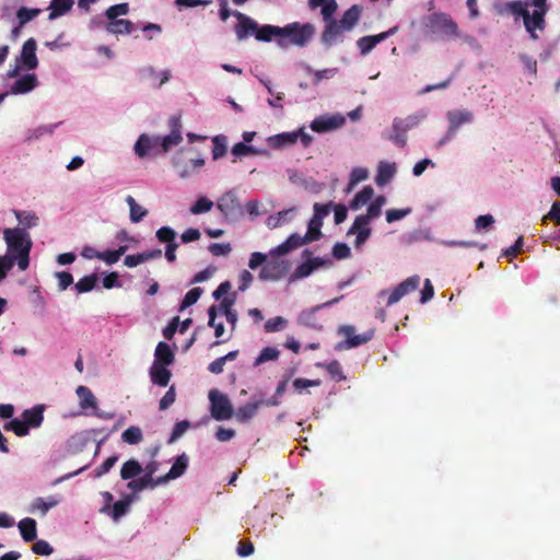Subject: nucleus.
Returning a JSON list of instances; mask_svg holds the SVG:
<instances>
[{
	"instance_id": "1",
	"label": "nucleus",
	"mask_w": 560,
	"mask_h": 560,
	"mask_svg": "<svg viewBox=\"0 0 560 560\" xmlns=\"http://www.w3.org/2000/svg\"><path fill=\"white\" fill-rule=\"evenodd\" d=\"M3 238L8 246L5 256L13 258L20 270H26L30 265V252L33 245L30 234L21 228L4 229Z\"/></svg>"
},
{
	"instance_id": "2",
	"label": "nucleus",
	"mask_w": 560,
	"mask_h": 560,
	"mask_svg": "<svg viewBox=\"0 0 560 560\" xmlns=\"http://www.w3.org/2000/svg\"><path fill=\"white\" fill-rule=\"evenodd\" d=\"M424 26L429 34L440 38L456 39L460 36L457 23L451 15L443 12L430 14L424 22Z\"/></svg>"
},
{
	"instance_id": "3",
	"label": "nucleus",
	"mask_w": 560,
	"mask_h": 560,
	"mask_svg": "<svg viewBox=\"0 0 560 560\" xmlns=\"http://www.w3.org/2000/svg\"><path fill=\"white\" fill-rule=\"evenodd\" d=\"M278 43L280 46L295 45L304 47L315 34V26L311 23L300 24L293 22L281 28Z\"/></svg>"
},
{
	"instance_id": "4",
	"label": "nucleus",
	"mask_w": 560,
	"mask_h": 560,
	"mask_svg": "<svg viewBox=\"0 0 560 560\" xmlns=\"http://www.w3.org/2000/svg\"><path fill=\"white\" fill-rule=\"evenodd\" d=\"M171 132L164 137H151L152 152L155 154L166 153L173 147L178 145L183 141L182 122L179 116H172L168 119Z\"/></svg>"
},
{
	"instance_id": "5",
	"label": "nucleus",
	"mask_w": 560,
	"mask_h": 560,
	"mask_svg": "<svg viewBox=\"0 0 560 560\" xmlns=\"http://www.w3.org/2000/svg\"><path fill=\"white\" fill-rule=\"evenodd\" d=\"M338 335L343 336L345 340L339 342L336 346V349L346 350L357 348L369 342L374 336V330L370 329L363 334L355 335V329L353 326L343 325L338 328Z\"/></svg>"
},
{
	"instance_id": "6",
	"label": "nucleus",
	"mask_w": 560,
	"mask_h": 560,
	"mask_svg": "<svg viewBox=\"0 0 560 560\" xmlns=\"http://www.w3.org/2000/svg\"><path fill=\"white\" fill-rule=\"evenodd\" d=\"M217 208L226 220L236 221L243 215V207L235 190L225 191L218 200Z\"/></svg>"
},
{
	"instance_id": "7",
	"label": "nucleus",
	"mask_w": 560,
	"mask_h": 560,
	"mask_svg": "<svg viewBox=\"0 0 560 560\" xmlns=\"http://www.w3.org/2000/svg\"><path fill=\"white\" fill-rule=\"evenodd\" d=\"M210 412L213 419L218 421L232 418L234 411L232 404L226 395L221 394L217 389L209 392Z\"/></svg>"
},
{
	"instance_id": "8",
	"label": "nucleus",
	"mask_w": 560,
	"mask_h": 560,
	"mask_svg": "<svg viewBox=\"0 0 560 560\" xmlns=\"http://www.w3.org/2000/svg\"><path fill=\"white\" fill-rule=\"evenodd\" d=\"M271 258L266 261L259 272V279L262 281L280 280L283 278L289 269L290 264L285 259H280L279 256H270Z\"/></svg>"
},
{
	"instance_id": "9",
	"label": "nucleus",
	"mask_w": 560,
	"mask_h": 560,
	"mask_svg": "<svg viewBox=\"0 0 560 560\" xmlns=\"http://www.w3.org/2000/svg\"><path fill=\"white\" fill-rule=\"evenodd\" d=\"M447 119L450 122V127L446 132V136L442 140H440V142H439L440 145H442L446 141L451 140L455 136L457 129L463 124L470 122L472 120V114L468 110L448 112Z\"/></svg>"
},
{
	"instance_id": "10",
	"label": "nucleus",
	"mask_w": 560,
	"mask_h": 560,
	"mask_svg": "<svg viewBox=\"0 0 560 560\" xmlns=\"http://www.w3.org/2000/svg\"><path fill=\"white\" fill-rule=\"evenodd\" d=\"M397 31H398V26H394L386 32H382L376 35H368V36H363V37L359 38L357 40V46H358L361 55L362 56L368 55L375 48V46L377 44L384 42L389 36L394 35Z\"/></svg>"
},
{
	"instance_id": "11",
	"label": "nucleus",
	"mask_w": 560,
	"mask_h": 560,
	"mask_svg": "<svg viewBox=\"0 0 560 560\" xmlns=\"http://www.w3.org/2000/svg\"><path fill=\"white\" fill-rule=\"evenodd\" d=\"M346 119L340 115H322L311 122V129L315 132L323 133L340 128Z\"/></svg>"
},
{
	"instance_id": "12",
	"label": "nucleus",
	"mask_w": 560,
	"mask_h": 560,
	"mask_svg": "<svg viewBox=\"0 0 560 560\" xmlns=\"http://www.w3.org/2000/svg\"><path fill=\"white\" fill-rule=\"evenodd\" d=\"M420 284L419 276H412L400 282L388 295L387 305L397 303L406 294L413 292Z\"/></svg>"
},
{
	"instance_id": "13",
	"label": "nucleus",
	"mask_w": 560,
	"mask_h": 560,
	"mask_svg": "<svg viewBox=\"0 0 560 560\" xmlns=\"http://www.w3.org/2000/svg\"><path fill=\"white\" fill-rule=\"evenodd\" d=\"M37 44L34 38H28L22 46L21 55L18 61L28 70H33L38 66L36 56Z\"/></svg>"
},
{
	"instance_id": "14",
	"label": "nucleus",
	"mask_w": 560,
	"mask_h": 560,
	"mask_svg": "<svg viewBox=\"0 0 560 560\" xmlns=\"http://www.w3.org/2000/svg\"><path fill=\"white\" fill-rule=\"evenodd\" d=\"M233 14L238 20V23L235 26V34L238 40H243L249 35H255L257 28L256 21L238 11Z\"/></svg>"
},
{
	"instance_id": "15",
	"label": "nucleus",
	"mask_w": 560,
	"mask_h": 560,
	"mask_svg": "<svg viewBox=\"0 0 560 560\" xmlns=\"http://www.w3.org/2000/svg\"><path fill=\"white\" fill-rule=\"evenodd\" d=\"M386 198L377 196L372 203L368 207L366 214L358 215L354 220V229L360 225H369L370 220L381 215L382 207L385 205Z\"/></svg>"
},
{
	"instance_id": "16",
	"label": "nucleus",
	"mask_w": 560,
	"mask_h": 560,
	"mask_svg": "<svg viewBox=\"0 0 560 560\" xmlns=\"http://www.w3.org/2000/svg\"><path fill=\"white\" fill-rule=\"evenodd\" d=\"M325 23L326 26L322 33V42L327 46H331L341 38L342 34L347 31L338 20H330Z\"/></svg>"
},
{
	"instance_id": "17",
	"label": "nucleus",
	"mask_w": 560,
	"mask_h": 560,
	"mask_svg": "<svg viewBox=\"0 0 560 560\" xmlns=\"http://www.w3.org/2000/svg\"><path fill=\"white\" fill-rule=\"evenodd\" d=\"M548 11L541 10H534L533 14L530 15L529 12L526 13V16L524 19V26L526 31L530 34L532 38L536 39L537 35L535 34L536 30H544L545 28V15Z\"/></svg>"
},
{
	"instance_id": "18",
	"label": "nucleus",
	"mask_w": 560,
	"mask_h": 560,
	"mask_svg": "<svg viewBox=\"0 0 560 560\" xmlns=\"http://www.w3.org/2000/svg\"><path fill=\"white\" fill-rule=\"evenodd\" d=\"M306 243H310L306 237L299 234H291L282 244L270 250V256L285 255Z\"/></svg>"
},
{
	"instance_id": "19",
	"label": "nucleus",
	"mask_w": 560,
	"mask_h": 560,
	"mask_svg": "<svg viewBox=\"0 0 560 560\" xmlns=\"http://www.w3.org/2000/svg\"><path fill=\"white\" fill-rule=\"evenodd\" d=\"M60 501L61 499L59 495H50L47 499L36 498L32 502L28 512L33 514L38 513L40 516H45L47 512L50 509L57 506L60 503Z\"/></svg>"
},
{
	"instance_id": "20",
	"label": "nucleus",
	"mask_w": 560,
	"mask_h": 560,
	"mask_svg": "<svg viewBox=\"0 0 560 560\" xmlns=\"http://www.w3.org/2000/svg\"><path fill=\"white\" fill-rule=\"evenodd\" d=\"M298 140L299 135L295 131H291L271 136L267 139V143L270 148L279 150L293 145Z\"/></svg>"
},
{
	"instance_id": "21",
	"label": "nucleus",
	"mask_w": 560,
	"mask_h": 560,
	"mask_svg": "<svg viewBox=\"0 0 560 560\" xmlns=\"http://www.w3.org/2000/svg\"><path fill=\"white\" fill-rule=\"evenodd\" d=\"M22 420L28 429L39 428L44 421V406L37 405L22 412Z\"/></svg>"
},
{
	"instance_id": "22",
	"label": "nucleus",
	"mask_w": 560,
	"mask_h": 560,
	"mask_svg": "<svg viewBox=\"0 0 560 560\" xmlns=\"http://www.w3.org/2000/svg\"><path fill=\"white\" fill-rule=\"evenodd\" d=\"M188 467V457L185 453L179 455L174 464L172 465L170 471L165 475L159 478V481H162V483L167 482L168 480L176 479L180 477Z\"/></svg>"
},
{
	"instance_id": "23",
	"label": "nucleus",
	"mask_w": 560,
	"mask_h": 560,
	"mask_svg": "<svg viewBox=\"0 0 560 560\" xmlns=\"http://www.w3.org/2000/svg\"><path fill=\"white\" fill-rule=\"evenodd\" d=\"M161 256H162V250L156 248V249L139 253L136 255H128L125 257L124 264H125V266H127L129 268H133V267H137L138 265H140L144 261H148L150 259L161 258Z\"/></svg>"
},
{
	"instance_id": "24",
	"label": "nucleus",
	"mask_w": 560,
	"mask_h": 560,
	"mask_svg": "<svg viewBox=\"0 0 560 560\" xmlns=\"http://www.w3.org/2000/svg\"><path fill=\"white\" fill-rule=\"evenodd\" d=\"M150 377L153 384L165 387L170 383L172 373L167 369V365L152 364L150 369Z\"/></svg>"
},
{
	"instance_id": "25",
	"label": "nucleus",
	"mask_w": 560,
	"mask_h": 560,
	"mask_svg": "<svg viewBox=\"0 0 560 560\" xmlns=\"http://www.w3.org/2000/svg\"><path fill=\"white\" fill-rule=\"evenodd\" d=\"M75 393L79 397V406L82 410L97 409V400L92 390L83 385L77 387Z\"/></svg>"
},
{
	"instance_id": "26",
	"label": "nucleus",
	"mask_w": 560,
	"mask_h": 560,
	"mask_svg": "<svg viewBox=\"0 0 560 560\" xmlns=\"http://www.w3.org/2000/svg\"><path fill=\"white\" fill-rule=\"evenodd\" d=\"M154 362L153 364H163V365H171L174 363L175 355L172 351L171 347L164 342L160 341L155 348L154 352Z\"/></svg>"
},
{
	"instance_id": "27",
	"label": "nucleus",
	"mask_w": 560,
	"mask_h": 560,
	"mask_svg": "<svg viewBox=\"0 0 560 560\" xmlns=\"http://www.w3.org/2000/svg\"><path fill=\"white\" fill-rule=\"evenodd\" d=\"M362 14V7L359 4L351 5L338 20L346 31H351L359 22Z\"/></svg>"
},
{
	"instance_id": "28",
	"label": "nucleus",
	"mask_w": 560,
	"mask_h": 560,
	"mask_svg": "<svg viewBox=\"0 0 560 560\" xmlns=\"http://www.w3.org/2000/svg\"><path fill=\"white\" fill-rule=\"evenodd\" d=\"M24 541L31 542L37 538V524L34 518L25 517L18 524Z\"/></svg>"
},
{
	"instance_id": "29",
	"label": "nucleus",
	"mask_w": 560,
	"mask_h": 560,
	"mask_svg": "<svg viewBox=\"0 0 560 560\" xmlns=\"http://www.w3.org/2000/svg\"><path fill=\"white\" fill-rule=\"evenodd\" d=\"M37 85L35 74H25L18 79L11 88L13 94H23L32 91Z\"/></svg>"
},
{
	"instance_id": "30",
	"label": "nucleus",
	"mask_w": 560,
	"mask_h": 560,
	"mask_svg": "<svg viewBox=\"0 0 560 560\" xmlns=\"http://www.w3.org/2000/svg\"><path fill=\"white\" fill-rule=\"evenodd\" d=\"M260 401L249 402L242 407H240L234 415L236 421L241 423L248 422L252 418H254L258 411Z\"/></svg>"
},
{
	"instance_id": "31",
	"label": "nucleus",
	"mask_w": 560,
	"mask_h": 560,
	"mask_svg": "<svg viewBox=\"0 0 560 560\" xmlns=\"http://www.w3.org/2000/svg\"><path fill=\"white\" fill-rule=\"evenodd\" d=\"M73 0H51L49 10L50 13L48 15L49 20H55L71 10L73 7Z\"/></svg>"
},
{
	"instance_id": "32",
	"label": "nucleus",
	"mask_w": 560,
	"mask_h": 560,
	"mask_svg": "<svg viewBox=\"0 0 560 560\" xmlns=\"http://www.w3.org/2000/svg\"><path fill=\"white\" fill-rule=\"evenodd\" d=\"M322 266L320 258L308 259L296 267L293 273L294 279L308 277L315 269Z\"/></svg>"
},
{
	"instance_id": "33",
	"label": "nucleus",
	"mask_w": 560,
	"mask_h": 560,
	"mask_svg": "<svg viewBox=\"0 0 560 560\" xmlns=\"http://www.w3.org/2000/svg\"><path fill=\"white\" fill-rule=\"evenodd\" d=\"M281 28L280 26L273 25H264L261 27L257 25L255 38L260 42H270L273 36H277L279 39L280 33H282Z\"/></svg>"
},
{
	"instance_id": "34",
	"label": "nucleus",
	"mask_w": 560,
	"mask_h": 560,
	"mask_svg": "<svg viewBox=\"0 0 560 560\" xmlns=\"http://www.w3.org/2000/svg\"><path fill=\"white\" fill-rule=\"evenodd\" d=\"M142 472V466L136 459H129L124 463L120 469V476L124 480L132 479Z\"/></svg>"
},
{
	"instance_id": "35",
	"label": "nucleus",
	"mask_w": 560,
	"mask_h": 560,
	"mask_svg": "<svg viewBox=\"0 0 560 560\" xmlns=\"http://www.w3.org/2000/svg\"><path fill=\"white\" fill-rule=\"evenodd\" d=\"M374 196V189L372 186H365L361 191H359L352 201L350 202V208L352 210H358L362 206L366 205Z\"/></svg>"
},
{
	"instance_id": "36",
	"label": "nucleus",
	"mask_w": 560,
	"mask_h": 560,
	"mask_svg": "<svg viewBox=\"0 0 560 560\" xmlns=\"http://www.w3.org/2000/svg\"><path fill=\"white\" fill-rule=\"evenodd\" d=\"M162 481H159V478L155 480L151 478L150 476H142L139 479L131 480L128 482V488L132 491H142L147 488H154L158 485H161Z\"/></svg>"
},
{
	"instance_id": "37",
	"label": "nucleus",
	"mask_w": 560,
	"mask_h": 560,
	"mask_svg": "<svg viewBox=\"0 0 560 560\" xmlns=\"http://www.w3.org/2000/svg\"><path fill=\"white\" fill-rule=\"evenodd\" d=\"M108 32L113 34H130L133 30V24L129 20H110L107 25Z\"/></svg>"
},
{
	"instance_id": "38",
	"label": "nucleus",
	"mask_w": 560,
	"mask_h": 560,
	"mask_svg": "<svg viewBox=\"0 0 560 560\" xmlns=\"http://www.w3.org/2000/svg\"><path fill=\"white\" fill-rule=\"evenodd\" d=\"M126 202L129 206L131 222L138 223L148 214V210L139 206L132 196H128Z\"/></svg>"
},
{
	"instance_id": "39",
	"label": "nucleus",
	"mask_w": 560,
	"mask_h": 560,
	"mask_svg": "<svg viewBox=\"0 0 560 560\" xmlns=\"http://www.w3.org/2000/svg\"><path fill=\"white\" fill-rule=\"evenodd\" d=\"M152 150V140L151 137H149L145 133H142L136 144H135V153L139 158H144L149 154V152Z\"/></svg>"
},
{
	"instance_id": "40",
	"label": "nucleus",
	"mask_w": 560,
	"mask_h": 560,
	"mask_svg": "<svg viewBox=\"0 0 560 560\" xmlns=\"http://www.w3.org/2000/svg\"><path fill=\"white\" fill-rule=\"evenodd\" d=\"M395 172H396V168H395L394 164L382 162L378 165V173H377V176H376V184L377 185H383V184L387 183L394 176Z\"/></svg>"
},
{
	"instance_id": "41",
	"label": "nucleus",
	"mask_w": 560,
	"mask_h": 560,
	"mask_svg": "<svg viewBox=\"0 0 560 560\" xmlns=\"http://www.w3.org/2000/svg\"><path fill=\"white\" fill-rule=\"evenodd\" d=\"M317 366H324L328 374L330 375V377L336 382H341L347 378L346 375L343 374L341 364L337 360H334L327 364L318 363Z\"/></svg>"
},
{
	"instance_id": "42",
	"label": "nucleus",
	"mask_w": 560,
	"mask_h": 560,
	"mask_svg": "<svg viewBox=\"0 0 560 560\" xmlns=\"http://www.w3.org/2000/svg\"><path fill=\"white\" fill-rule=\"evenodd\" d=\"M39 13V9H30L26 7L19 8L16 11V19L19 21L20 27H23L26 23L38 16Z\"/></svg>"
},
{
	"instance_id": "43",
	"label": "nucleus",
	"mask_w": 560,
	"mask_h": 560,
	"mask_svg": "<svg viewBox=\"0 0 560 560\" xmlns=\"http://www.w3.org/2000/svg\"><path fill=\"white\" fill-rule=\"evenodd\" d=\"M173 166L182 178H187L192 174L189 161L186 162L179 154L174 156Z\"/></svg>"
},
{
	"instance_id": "44",
	"label": "nucleus",
	"mask_w": 560,
	"mask_h": 560,
	"mask_svg": "<svg viewBox=\"0 0 560 560\" xmlns=\"http://www.w3.org/2000/svg\"><path fill=\"white\" fill-rule=\"evenodd\" d=\"M349 234H357V237H355V247L359 248L361 247L366 241L368 238L370 237L371 235V229L369 228V225H360L359 228H355L354 229V223L352 224V226L350 228Z\"/></svg>"
},
{
	"instance_id": "45",
	"label": "nucleus",
	"mask_w": 560,
	"mask_h": 560,
	"mask_svg": "<svg viewBox=\"0 0 560 560\" xmlns=\"http://www.w3.org/2000/svg\"><path fill=\"white\" fill-rule=\"evenodd\" d=\"M121 439L125 443L138 444L143 439L142 431L139 427H129L127 430L122 432Z\"/></svg>"
},
{
	"instance_id": "46",
	"label": "nucleus",
	"mask_w": 560,
	"mask_h": 560,
	"mask_svg": "<svg viewBox=\"0 0 560 560\" xmlns=\"http://www.w3.org/2000/svg\"><path fill=\"white\" fill-rule=\"evenodd\" d=\"M5 431H13L18 436H25L30 433V429L26 423L21 419H12L3 425Z\"/></svg>"
},
{
	"instance_id": "47",
	"label": "nucleus",
	"mask_w": 560,
	"mask_h": 560,
	"mask_svg": "<svg viewBox=\"0 0 560 560\" xmlns=\"http://www.w3.org/2000/svg\"><path fill=\"white\" fill-rule=\"evenodd\" d=\"M97 280H98V278L94 273L90 275V276H85V277L81 278L75 283V290L78 291V293L90 292L96 285Z\"/></svg>"
},
{
	"instance_id": "48",
	"label": "nucleus",
	"mask_w": 560,
	"mask_h": 560,
	"mask_svg": "<svg viewBox=\"0 0 560 560\" xmlns=\"http://www.w3.org/2000/svg\"><path fill=\"white\" fill-rule=\"evenodd\" d=\"M213 148H212V158L213 160H219L223 158L226 153V138L222 135L215 136L212 139Z\"/></svg>"
},
{
	"instance_id": "49",
	"label": "nucleus",
	"mask_w": 560,
	"mask_h": 560,
	"mask_svg": "<svg viewBox=\"0 0 560 560\" xmlns=\"http://www.w3.org/2000/svg\"><path fill=\"white\" fill-rule=\"evenodd\" d=\"M201 294H202V289L199 287H196V288H192L191 290H189L185 294V296L180 303L179 311H184L185 308L197 303V301L200 299Z\"/></svg>"
},
{
	"instance_id": "50",
	"label": "nucleus",
	"mask_w": 560,
	"mask_h": 560,
	"mask_svg": "<svg viewBox=\"0 0 560 560\" xmlns=\"http://www.w3.org/2000/svg\"><path fill=\"white\" fill-rule=\"evenodd\" d=\"M280 351L273 347L264 348L259 355L256 358L254 365L258 366L264 362L277 360L279 358Z\"/></svg>"
},
{
	"instance_id": "51",
	"label": "nucleus",
	"mask_w": 560,
	"mask_h": 560,
	"mask_svg": "<svg viewBox=\"0 0 560 560\" xmlns=\"http://www.w3.org/2000/svg\"><path fill=\"white\" fill-rule=\"evenodd\" d=\"M14 214L19 222L24 226V230L35 226L37 224L38 218L32 212L15 210Z\"/></svg>"
},
{
	"instance_id": "52",
	"label": "nucleus",
	"mask_w": 560,
	"mask_h": 560,
	"mask_svg": "<svg viewBox=\"0 0 560 560\" xmlns=\"http://www.w3.org/2000/svg\"><path fill=\"white\" fill-rule=\"evenodd\" d=\"M320 228L322 221L317 218H313L308 223V229L304 237H306L308 242L318 240L322 236Z\"/></svg>"
},
{
	"instance_id": "53",
	"label": "nucleus",
	"mask_w": 560,
	"mask_h": 560,
	"mask_svg": "<svg viewBox=\"0 0 560 560\" xmlns=\"http://www.w3.org/2000/svg\"><path fill=\"white\" fill-rule=\"evenodd\" d=\"M217 312H218V307L215 305H211L209 307V310H208V315H209L208 325L210 327L214 328V336L217 338H220L224 334V325H223V323L215 324Z\"/></svg>"
},
{
	"instance_id": "54",
	"label": "nucleus",
	"mask_w": 560,
	"mask_h": 560,
	"mask_svg": "<svg viewBox=\"0 0 560 560\" xmlns=\"http://www.w3.org/2000/svg\"><path fill=\"white\" fill-rule=\"evenodd\" d=\"M213 207V202L207 197H200L197 201L190 207V212L192 214H200L205 212H209Z\"/></svg>"
},
{
	"instance_id": "55",
	"label": "nucleus",
	"mask_w": 560,
	"mask_h": 560,
	"mask_svg": "<svg viewBox=\"0 0 560 560\" xmlns=\"http://www.w3.org/2000/svg\"><path fill=\"white\" fill-rule=\"evenodd\" d=\"M418 125V119L413 116H409L407 118H395L393 121L394 129H401L402 131H408L415 126Z\"/></svg>"
},
{
	"instance_id": "56",
	"label": "nucleus",
	"mask_w": 560,
	"mask_h": 560,
	"mask_svg": "<svg viewBox=\"0 0 560 560\" xmlns=\"http://www.w3.org/2000/svg\"><path fill=\"white\" fill-rule=\"evenodd\" d=\"M176 233L175 231L170 226H162L156 231V238L161 243H175Z\"/></svg>"
},
{
	"instance_id": "57",
	"label": "nucleus",
	"mask_w": 560,
	"mask_h": 560,
	"mask_svg": "<svg viewBox=\"0 0 560 560\" xmlns=\"http://www.w3.org/2000/svg\"><path fill=\"white\" fill-rule=\"evenodd\" d=\"M128 11H129L128 3H119V4L109 7L106 10L105 15L108 20H117V16L125 15L128 13Z\"/></svg>"
},
{
	"instance_id": "58",
	"label": "nucleus",
	"mask_w": 560,
	"mask_h": 560,
	"mask_svg": "<svg viewBox=\"0 0 560 560\" xmlns=\"http://www.w3.org/2000/svg\"><path fill=\"white\" fill-rule=\"evenodd\" d=\"M299 184L306 190L313 192V194H318L319 191H322L324 185L318 183L316 179H314L313 177H304V178H300L299 179Z\"/></svg>"
},
{
	"instance_id": "59",
	"label": "nucleus",
	"mask_w": 560,
	"mask_h": 560,
	"mask_svg": "<svg viewBox=\"0 0 560 560\" xmlns=\"http://www.w3.org/2000/svg\"><path fill=\"white\" fill-rule=\"evenodd\" d=\"M320 7H322L323 20L325 22L335 20L332 16L336 13L337 8H338L336 0H326Z\"/></svg>"
},
{
	"instance_id": "60",
	"label": "nucleus",
	"mask_w": 560,
	"mask_h": 560,
	"mask_svg": "<svg viewBox=\"0 0 560 560\" xmlns=\"http://www.w3.org/2000/svg\"><path fill=\"white\" fill-rule=\"evenodd\" d=\"M257 153H258V150H256L252 145H247L244 142H237L232 148V154H234L235 156H246V155L257 154Z\"/></svg>"
},
{
	"instance_id": "61",
	"label": "nucleus",
	"mask_w": 560,
	"mask_h": 560,
	"mask_svg": "<svg viewBox=\"0 0 560 560\" xmlns=\"http://www.w3.org/2000/svg\"><path fill=\"white\" fill-rule=\"evenodd\" d=\"M190 428V422L187 420H183L177 422L172 431L171 438L168 440V443H174L176 440H178L184 433Z\"/></svg>"
},
{
	"instance_id": "62",
	"label": "nucleus",
	"mask_w": 560,
	"mask_h": 560,
	"mask_svg": "<svg viewBox=\"0 0 560 560\" xmlns=\"http://www.w3.org/2000/svg\"><path fill=\"white\" fill-rule=\"evenodd\" d=\"M117 460H118L117 455L109 456L108 458L105 459V462L102 465H100L94 470V476L96 478H100L103 475L107 474L113 468V466L117 463Z\"/></svg>"
},
{
	"instance_id": "63",
	"label": "nucleus",
	"mask_w": 560,
	"mask_h": 560,
	"mask_svg": "<svg viewBox=\"0 0 560 560\" xmlns=\"http://www.w3.org/2000/svg\"><path fill=\"white\" fill-rule=\"evenodd\" d=\"M287 325V319L281 316L270 318L265 324L267 332H275L281 330Z\"/></svg>"
},
{
	"instance_id": "64",
	"label": "nucleus",
	"mask_w": 560,
	"mask_h": 560,
	"mask_svg": "<svg viewBox=\"0 0 560 560\" xmlns=\"http://www.w3.org/2000/svg\"><path fill=\"white\" fill-rule=\"evenodd\" d=\"M368 170L363 167H355L351 171L349 188L355 186L358 183L363 182L368 178Z\"/></svg>"
}]
</instances>
